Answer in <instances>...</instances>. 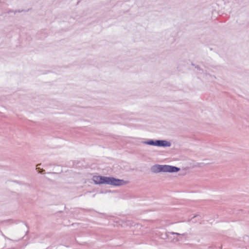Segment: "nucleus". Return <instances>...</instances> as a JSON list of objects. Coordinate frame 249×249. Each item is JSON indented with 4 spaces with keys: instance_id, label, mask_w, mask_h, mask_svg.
I'll return each mask as SVG.
<instances>
[{
    "instance_id": "0eeeda50",
    "label": "nucleus",
    "mask_w": 249,
    "mask_h": 249,
    "mask_svg": "<svg viewBox=\"0 0 249 249\" xmlns=\"http://www.w3.org/2000/svg\"><path fill=\"white\" fill-rule=\"evenodd\" d=\"M36 169H37L38 172L40 173H42L44 171L43 169H40L39 168H37Z\"/></svg>"
},
{
    "instance_id": "9d476101",
    "label": "nucleus",
    "mask_w": 249,
    "mask_h": 249,
    "mask_svg": "<svg viewBox=\"0 0 249 249\" xmlns=\"http://www.w3.org/2000/svg\"><path fill=\"white\" fill-rule=\"evenodd\" d=\"M14 11H13V10H9L7 13L8 14H10V13H13H13H14Z\"/></svg>"
},
{
    "instance_id": "f03ea898",
    "label": "nucleus",
    "mask_w": 249,
    "mask_h": 249,
    "mask_svg": "<svg viewBox=\"0 0 249 249\" xmlns=\"http://www.w3.org/2000/svg\"><path fill=\"white\" fill-rule=\"evenodd\" d=\"M142 142L145 144L161 147H168L171 145L170 142L164 140L149 139Z\"/></svg>"
},
{
    "instance_id": "39448f33",
    "label": "nucleus",
    "mask_w": 249,
    "mask_h": 249,
    "mask_svg": "<svg viewBox=\"0 0 249 249\" xmlns=\"http://www.w3.org/2000/svg\"><path fill=\"white\" fill-rule=\"evenodd\" d=\"M197 217H198L199 218V219H201V217L200 215H195L192 219H191V221H192L193 222H195V221H194V219L195 218H197Z\"/></svg>"
},
{
    "instance_id": "6e6552de",
    "label": "nucleus",
    "mask_w": 249,
    "mask_h": 249,
    "mask_svg": "<svg viewBox=\"0 0 249 249\" xmlns=\"http://www.w3.org/2000/svg\"><path fill=\"white\" fill-rule=\"evenodd\" d=\"M170 233L171 234H173V235H174V234H176V235H181L180 233H178V232H170Z\"/></svg>"
},
{
    "instance_id": "20e7f679",
    "label": "nucleus",
    "mask_w": 249,
    "mask_h": 249,
    "mask_svg": "<svg viewBox=\"0 0 249 249\" xmlns=\"http://www.w3.org/2000/svg\"><path fill=\"white\" fill-rule=\"evenodd\" d=\"M180 170V169L179 167L172 165H167V169L166 172L177 173Z\"/></svg>"
},
{
    "instance_id": "f257e3e1",
    "label": "nucleus",
    "mask_w": 249,
    "mask_h": 249,
    "mask_svg": "<svg viewBox=\"0 0 249 249\" xmlns=\"http://www.w3.org/2000/svg\"><path fill=\"white\" fill-rule=\"evenodd\" d=\"M93 180L95 184H108L114 186H120L126 183L124 179L116 178L114 177L94 176Z\"/></svg>"
},
{
    "instance_id": "423d86ee",
    "label": "nucleus",
    "mask_w": 249,
    "mask_h": 249,
    "mask_svg": "<svg viewBox=\"0 0 249 249\" xmlns=\"http://www.w3.org/2000/svg\"><path fill=\"white\" fill-rule=\"evenodd\" d=\"M195 68H196V69H197V70L198 71H201V72H200V73L203 72V70H202V69H201L199 66H198V65H196V66H195Z\"/></svg>"
},
{
    "instance_id": "1a4fd4ad",
    "label": "nucleus",
    "mask_w": 249,
    "mask_h": 249,
    "mask_svg": "<svg viewBox=\"0 0 249 249\" xmlns=\"http://www.w3.org/2000/svg\"><path fill=\"white\" fill-rule=\"evenodd\" d=\"M23 11V10H18V11H17V10H16V11H14V14H16V13H18H18H20V12H22Z\"/></svg>"
},
{
    "instance_id": "7ed1b4c3",
    "label": "nucleus",
    "mask_w": 249,
    "mask_h": 249,
    "mask_svg": "<svg viewBox=\"0 0 249 249\" xmlns=\"http://www.w3.org/2000/svg\"><path fill=\"white\" fill-rule=\"evenodd\" d=\"M167 165L155 164L151 167V171L154 173L166 172Z\"/></svg>"
}]
</instances>
